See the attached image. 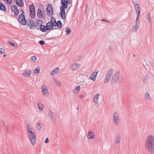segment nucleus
I'll return each mask as SVG.
<instances>
[{"mask_svg":"<svg viewBox=\"0 0 154 154\" xmlns=\"http://www.w3.org/2000/svg\"><path fill=\"white\" fill-rule=\"evenodd\" d=\"M39 43L41 45H43L45 44L44 41L42 40L40 41L39 42Z\"/></svg>","mask_w":154,"mask_h":154,"instance_id":"obj_46","label":"nucleus"},{"mask_svg":"<svg viewBox=\"0 0 154 154\" xmlns=\"http://www.w3.org/2000/svg\"><path fill=\"white\" fill-rule=\"evenodd\" d=\"M3 1H6L7 2L8 4H11L12 2V0H3Z\"/></svg>","mask_w":154,"mask_h":154,"instance_id":"obj_45","label":"nucleus"},{"mask_svg":"<svg viewBox=\"0 0 154 154\" xmlns=\"http://www.w3.org/2000/svg\"><path fill=\"white\" fill-rule=\"evenodd\" d=\"M24 14V12L22 11V13L19 16L18 20L22 25H26V23L25 17L23 15Z\"/></svg>","mask_w":154,"mask_h":154,"instance_id":"obj_5","label":"nucleus"},{"mask_svg":"<svg viewBox=\"0 0 154 154\" xmlns=\"http://www.w3.org/2000/svg\"><path fill=\"white\" fill-rule=\"evenodd\" d=\"M100 96V94H96L93 96V101L95 103H98V99Z\"/></svg>","mask_w":154,"mask_h":154,"instance_id":"obj_16","label":"nucleus"},{"mask_svg":"<svg viewBox=\"0 0 154 154\" xmlns=\"http://www.w3.org/2000/svg\"><path fill=\"white\" fill-rule=\"evenodd\" d=\"M41 89L42 95L45 97L47 96L49 94V92L47 87L45 85L41 86Z\"/></svg>","mask_w":154,"mask_h":154,"instance_id":"obj_7","label":"nucleus"},{"mask_svg":"<svg viewBox=\"0 0 154 154\" xmlns=\"http://www.w3.org/2000/svg\"><path fill=\"white\" fill-rule=\"evenodd\" d=\"M121 140V137L120 135L116 136L115 138V142L116 144H119Z\"/></svg>","mask_w":154,"mask_h":154,"instance_id":"obj_18","label":"nucleus"},{"mask_svg":"<svg viewBox=\"0 0 154 154\" xmlns=\"http://www.w3.org/2000/svg\"><path fill=\"white\" fill-rule=\"evenodd\" d=\"M97 73V72H93L91 75L90 76L89 79L93 81H95L96 79Z\"/></svg>","mask_w":154,"mask_h":154,"instance_id":"obj_13","label":"nucleus"},{"mask_svg":"<svg viewBox=\"0 0 154 154\" xmlns=\"http://www.w3.org/2000/svg\"><path fill=\"white\" fill-rule=\"evenodd\" d=\"M53 26L54 25L51 23V22L48 23L46 25L47 30H49L52 29L53 28Z\"/></svg>","mask_w":154,"mask_h":154,"instance_id":"obj_19","label":"nucleus"},{"mask_svg":"<svg viewBox=\"0 0 154 154\" xmlns=\"http://www.w3.org/2000/svg\"><path fill=\"white\" fill-rule=\"evenodd\" d=\"M138 19H137V17L136 18V25L134 27H133V28H135V29H138L140 26V22H139Z\"/></svg>","mask_w":154,"mask_h":154,"instance_id":"obj_21","label":"nucleus"},{"mask_svg":"<svg viewBox=\"0 0 154 154\" xmlns=\"http://www.w3.org/2000/svg\"><path fill=\"white\" fill-rule=\"evenodd\" d=\"M111 77L109 76H108L107 75H106L105 78L104 79V83H107L109 81V79H110Z\"/></svg>","mask_w":154,"mask_h":154,"instance_id":"obj_32","label":"nucleus"},{"mask_svg":"<svg viewBox=\"0 0 154 154\" xmlns=\"http://www.w3.org/2000/svg\"><path fill=\"white\" fill-rule=\"evenodd\" d=\"M112 73V69H109L108 70L106 74V75H107L108 76L111 77Z\"/></svg>","mask_w":154,"mask_h":154,"instance_id":"obj_25","label":"nucleus"},{"mask_svg":"<svg viewBox=\"0 0 154 154\" xmlns=\"http://www.w3.org/2000/svg\"><path fill=\"white\" fill-rule=\"evenodd\" d=\"M80 89V86H79L76 87L73 90V92L75 94H77Z\"/></svg>","mask_w":154,"mask_h":154,"instance_id":"obj_26","label":"nucleus"},{"mask_svg":"<svg viewBox=\"0 0 154 154\" xmlns=\"http://www.w3.org/2000/svg\"><path fill=\"white\" fill-rule=\"evenodd\" d=\"M40 67L37 66L36 68L34 70L33 72L35 74H38L40 72Z\"/></svg>","mask_w":154,"mask_h":154,"instance_id":"obj_28","label":"nucleus"},{"mask_svg":"<svg viewBox=\"0 0 154 154\" xmlns=\"http://www.w3.org/2000/svg\"><path fill=\"white\" fill-rule=\"evenodd\" d=\"M35 22L38 25L41 24L42 25V23L43 22L41 20H37L35 21Z\"/></svg>","mask_w":154,"mask_h":154,"instance_id":"obj_38","label":"nucleus"},{"mask_svg":"<svg viewBox=\"0 0 154 154\" xmlns=\"http://www.w3.org/2000/svg\"><path fill=\"white\" fill-rule=\"evenodd\" d=\"M28 137L31 144L34 146L36 143V133L35 129L32 126L28 125L27 129Z\"/></svg>","mask_w":154,"mask_h":154,"instance_id":"obj_1","label":"nucleus"},{"mask_svg":"<svg viewBox=\"0 0 154 154\" xmlns=\"http://www.w3.org/2000/svg\"><path fill=\"white\" fill-rule=\"evenodd\" d=\"M65 31L66 32V35H68L70 34L71 32V30L69 28H66L65 30Z\"/></svg>","mask_w":154,"mask_h":154,"instance_id":"obj_36","label":"nucleus"},{"mask_svg":"<svg viewBox=\"0 0 154 154\" xmlns=\"http://www.w3.org/2000/svg\"><path fill=\"white\" fill-rule=\"evenodd\" d=\"M29 9L30 12L35 11V7L34 5L33 4H32L31 5L29 6Z\"/></svg>","mask_w":154,"mask_h":154,"instance_id":"obj_30","label":"nucleus"},{"mask_svg":"<svg viewBox=\"0 0 154 154\" xmlns=\"http://www.w3.org/2000/svg\"><path fill=\"white\" fill-rule=\"evenodd\" d=\"M8 43L10 45L16 48L17 47V45L16 44L10 42H9Z\"/></svg>","mask_w":154,"mask_h":154,"instance_id":"obj_43","label":"nucleus"},{"mask_svg":"<svg viewBox=\"0 0 154 154\" xmlns=\"http://www.w3.org/2000/svg\"><path fill=\"white\" fill-rule=\"evenodd\" d=\"M51 23L54 25V26H55V24L56 23L55 19L53 17H51Z\"/></svg>","mask_w":154,"mask_h":154,"instance_id":"obj_31","label":"nucleus"},{"mask_svg":"<svg viewBox=\"0 0 154 154\" xmlns=\"http://www.w3.org/2000/svg\"><path fill=\"white\" fill-rule=\"evenodd\" d=\"M145 146L149 152L152 154L154 150V137L152 135H149L147 137Z\"/></svg>","mask_w":154,"mask_h":154,"instance_id":"obj_2","label":"nucleus"},{"mask_svg":"<svg viewBox=\"0 0 154 154\" xmlns=\"http://www.w3.org/2000/svg\"><path fill=\"white\" fill-rule=\"evenodd\" d=\"M30 15L32 18H34L35 15V11L30 12Z\"/></svg>","mask_w":154,"mask_h":154,"instance_id":"obj_33","label":"nucleus"},{"mask_svg":"<svg viewBox=\"0 0 154 154\" xmlns=\"http://www.w3.org/2000/svg\"><path fill=\"white\" fill-rule=\"evenodd\" d=\"M80 66V64L79 63H73L71 66L70 68L72 70H75Z\"/></svg>","mask_w":154,"mask_h":154,"instance_id":"obj_15","label":"nucleus"},{"mask_svg":"<svg viewBox=\"0 0 154 154\" xmlns=\"http://www.w3.org/2000/svg\"><path fill=\"white\" fill-rule=\"evenodd\" d=\"M31 60L32 62L35 63L37 60V58L35 56H32L31 57Z\"/></svg>","mask_w":154,"mask_h":154,"instance_id":"obj_37","label":"nucleus"},{"mask_svg":"<svg viewBox=\"0 0 154 154\" xmlns=\"http://www.w3.org/2000/svg\"><path fill=\"white\" fill-rule=\"evenodd\" d=\"M36 128L39 130H40L41 129V126L40 125L39 123H37L36 125Z\"/></svg>","mask_w":154,"mask_h":154,"instance_id":"obj_41","label":"nucleus"},{"mask_svg":"<svg viewBox=\"0 0 154 154\" xmlns=\"http://www.w3.org/2000/svg\"><path fill=\"white\" fill-rule=\"evenodd\" d=\"M49 115L52 118H53L54 117V113L51 111H50L49 112Z\"/></svg>","mask_w":154,"mask_h":154,"instance_id":"obj_40","label":"nucleus"},{"mask_svg":"<svg viewBox=\"0 0 154 154\" xmlns=\"http://www.w3.org/2000/svg\"><path fill=\"white\" fill-rule=\"evenodd\" d=\"M5 50L3 48H0V54H3L5 53Z\"/></svg>","mask_w":154,"mask_h":154,"instance_id":"obj_42","label":"nucleus"},{"mask_svg":"<svg viewBox=\"0 0 154 154\" xmlns=\"http://www.w3.org/2000/svg\"><path fill=\"white\" fill-rule=\"evenodd\" d=\"M49 140L48 138H47L45 140V143H47L49 142Z\"/></svg>","mask_w":154,"mask_h":154,"instance_id":"obj_47","label":"nucleus"},{"mask_svg":"<svg viewBox=\"0 0 154 154\" xmlns=\"http://www.w3.org/2000/svg\"><path fill=\"white\" fill-rule=\"evenodd\" d=\"M56 84L58 86L60 87L61 86V84L60 82L57 80H55L54 81Z\"/></svg>","mask_w":154,"mask_h":154,"instance_id":"obj_39","label":"nucleus"},{"mask_svg":"<svg viewBox=\"0 0 154 154\" xmlns=\"http://www.w3.org/2000/svg\"><path fill=\"white\" fill-rule=\"evenodd\" d=\"M59 67L56 68L51 71V74L53 75H54L59 72Z\"/></svg>","mask_w":154,"mask_h":154,"instance_id":"obj_23","label":"nucleus"},{"mask_svg":"<svg viewBox=\"0 0 154 154\" xmlns=\"http://www.w3.org/2000/svg\"><path fill=\"white\" fill-rule=\"evenodd\" d=\"M32 72L31 70L28 69L23 72V75L24 77L27 78L29 77L31 75Z\"/></svg>","mask_w":154,"mask_h":154,"instance_id":"obj_12","label":"nucleus"},{"mask_svg":"<svg viewBox=\"0 0 154 154\" xmlns=\"http://www.w3.org/2000/svg\"><path fill=\"white\" fill-rule=\"evenodd\" d=\"M38 106L40 110H43L44 109V106L43 104L40 103H37Z\"/></svg>","mask_w":154,"mask_h":154,"instance_id":"obj_24","label":"nucleus"},{"mask_svg":"<svg viewBox=\"0 0 154 154\" xmlns=\"http://www.w3.org/2000/svg\"><path fill=\"white\" fill-rule=\"evenodd\" d=\"M17 5L19 6L22 7L24 5V3L22 0H16Z\"/></svg>","mask_w":154,"mask_h":154,"instance_id":"obj_22","label":"nucleus"},{"mask_svg":"<svg viewBox=\"0 0 154 154\" xmlns=\"http://www.w3.org/2000/svg\"><path fill=\"white\" fill-rule=\"evenodd\" d=\"M148 79V77L147 75H146L143 79V83H146V81Z\"/></svg>","mask_w":154,"mask_h":154,"instance_id":"obj_44","label":"nucleus"},{"mask_svg":"<svg viewBox=\"0 0 154 154\" xmlns=\"http://www.w3.org/2000/svg\"><path fill=\"white\" fill-rule=\"evenodd\" d=\"M46 11L48 14L50 16L53 15L54 10L52 5L48 4L47 5L46 8Z\"/></svg>","mask_w":154,"mask_h":154,"instance_id":"obj_6","label":"nucleus"},{"mask_svg":"<svg viewBox=\"0 0 154 154\" xmlns=\"http://www.w3.org/2000/svg\"><path fill=\"white\" fill-rule=\"evenodd\" d=\"M68 1H69V0H68Z\"/></svg>","mask_w":154,"mask_h":154,"instance_id":"obj_51","label":"nucleus"},{"mask_svg":"<svg viewBox=\"0 0 154 154\" xmlns=\"http://www.w3.org/2000/svg\"><path fill=\"white\" fill-rule=\"evenodd\" d=\"M79 97L81 98L82 99L83 97V95H81L79 96Z\"/></svg>","mask_w":154,"mask_h":154,"instance_id":"obj_48","label":"nucleus"},{"mask_svg":"<svg viewBox=\"0 0 154 154\" xmlns=\"http://www.w3.org/2000/svg\"><path fill=\"white\" fill-rule=\"evenodd\" d=\"M135 10L137 13V19H139V16L140 15V6L138 4H136L134 6Z\"/></svg>","mask_w":154,"mask_h":154,"instance_id":"obj_10","label":"nucleus"},{"mask_svg":"<svg viewBox=\"0 0 154 154\" xmlns=\"http://www.w3.org/2000/svg\"><path fill=\"white\" fill-rule=\"evenodd\" d=\"M113 121L115 125H118L119 122V116L118 114L116 112H115L113 114Z\"/></svg>","mask_w":154,"mask_h":154,"instance_id":"obj_8","label":"nucleus"},{"mask_svg":"<svg viewBox=\"0 0 154 154\" xmlns=\"http://www.w3.org/2000/svg\"><path fill=\"white\" fill-rule=\"evenodd\" d=\"M12 11L14 12V14L15 15H17L19 14V11L16 6H14L12 7Z\"/></svg>","mask_w":154,"mask_h":154,"instance_id":"obj_14","label":"nucleus"},{"mask_svg":"<svg viewBox=\"0 0 154 154\" xmlns=\"http://www.w3.org/2000/svg\"><path fill=\"white\" fill-rule=\"evenodd\" d=\"M56 25L59 28H61L62 26V24L61 22L59 20L55 24V26Z\"/></svg>","mask_w":154,"mask_h":154,"instance_id":"obj_34","label":"nucleus"},{"mask_svg":"<svg viewBox=\"0 0 154 154\" xmlns=\"http://www.w3.org/2000/svg\"><path fill=\"white\" fill-rule=\"evenodd\" d=\"M29 28L32 30H34L36 28V26L34 22L33 21H30V23L27 24Z\"/></svg>","mask_w":154,"mask_h":154,"instance_id":"obj_11","label":"nucleus"},{"mask_svg":"<svg viewBox=\"0 0 154 154\" xmlns=\"http://www.w3.org/2000/svg\"><path fill=\"white\" fill-rule=\"evenodd\" d=\"M119 71H117L114 73L110 81V83L111 84H114L119 79Z\"/></svg>","mask_w":154,"mask_h":154,"instance_id":"obj_4","label":"nucleus"},{"mask_svg":"<svg viewBox=\"0 0 154 154\" xmlns=\"http://www.w3.org/2000/svg\"><path fill=\"white\" fill-rule=\"evenodd\" d=\"M146 19L148 20L149 23H151V15L150 13L147 14L146 17Z\"/></svg>","mask_w":154,"mask_h":154,"instance_id":"obj_29","label":"nucleus"},{"mask_svg":"<svg viewBox=\"0 0 154 154\" xmlns=\"http://www.w3.org/2000/svg\"><path fill=\"white\" fill-rule=\"evenodd\" d=\"M45 14V11L41 10L38 9L37 16L39 19H42L44 17V15Z\"/></svg>","mask_w":154,"mask_h":154,"instance_id":"obj_9","label":"nucleus"},{"mask_svg":"<svg viewBox=\"0 0 154 154\" xmlns=\"http://www.w3.org/2000/svg\"><path fill=\"white\" fill-rule=\"evenodd\" d=\"M40 29L42 32H44L47 30L46 26L43 25H41L40 26Z\"/></svg>","mask_w":154,"mask_h":154,"instance_id":"obj_20","label":"nucleus"},{"mask_svg":"<svg viewBox=\"0 0 154 154\" xmlns=\"http://www.w3.org/2000/svg\"><path fill=\"white\" fill-rule=\"evenodd\" d=\"M0 9L2 11H5L6 10V8L5 5L2 2L0 3Z\"/></svg>","mask_w":154,"mask_h":154,"instance_id":"obj_27","label":"nucleus"},{"mask_svg":"<svg viewBox=\"0 0 154 154\" xmlns=\"http://www.w3.org/2000/svg\"><path fill=\"white\" fill-rule=\"evenodd\" d=\"M102 21H106V22H109V21H107L106 20H102Z\"/></svg>","mask_w":154,"mask_h":154,"instance_id":"obj_49","label":"nucleus"},{"mask_svg":"<svg viewBox=\"0 0 154 154\" xmlns=\"http://www.w3.org/2000/svg\"><path fill=\"white\" fill-rule=\"evenodd\" d=\"M87 138L88 139H92L94 138V135L93 132L91 131H89L87 134Z\"/></svg>","mask_w":154,"mask_h":154,"instance_id":"obj_17","label":"nucleus"},{"mask_svg":"<svg viewBox=\"0 0 154 154\" xmlns=\"http://www.w3.org/2000/svg\"><path fill=\"white\" fill-rule=\"evenodd\" d=\"M6 55L5 54L4 55V56H3V57H5L6 56Z\"/></svg>","mask_w":154,"mask_h":154,"instance_id":"obj_50","label":"nucleus"},{"mask_svg":"<svg viewBox=\"0 0 154 154\" xmlns=\"http://www.w3.org/2000/svg\"><path fill=\"white\" fill-rule=\"evenodd\" d=\"M145 97L146 99L150 100H151L150 96L148 93H146L145 94Z\"/></svg>","mask_w":154,"mask_h":154,"instance_id":"obj_35","label":"nucleus"},{"mask_svg":"<svg viewBox=\"0 0 154 154\" xmlns=\"http://www.w3.org/2000/svg\"><path fill=\"white\" fill-rule=\"evenodd\" d=\"M70 2L67 0L66 2V0H61V3L62 6H60V15L63 19L66 18L65 9H66L68 7L67 4H69Z\"/></svg>","mask_w":154,"mask_h":154,"instance_id":"obj_3","label":"nucleus"}]
</instances>
